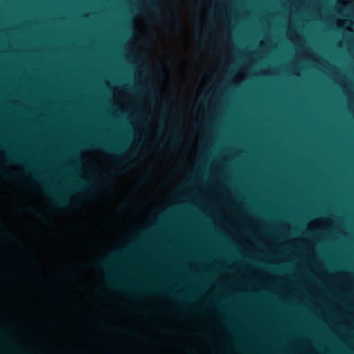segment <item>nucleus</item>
Instances as JSON below:
<instances>
[{
	"instance_id": "f257e3e1",
	"label": "nucleus",
	"mask_w": 354,
	"mask_h": 354,
	"mask_svg": "<svg viewBox=\"0 0 354 354\" xmlns=\"http://www.w3.org/2000/svg\"><path fill=\"white\" fill-rule=\"evenodd\" d=\"M86 146L89 147L102 148L106 152L117 157H118L122 151V149L118 146L111 145L99 140H94L91 142L87 143Z\"/></svg>"
},
{
	"instance_id": "f03ea898",
	"label": "nucleus",
	"mask_w": 354,
	"mask_h": 354,
	"mask_svg": "<svg viewBox=\"0 0 354 354\" xmlns=\"http://www.w3.org/2000/svg\"><path fill=\"white\" fill-rule=\"evenodd\" d=\"M53 203L56 207H63L68 204V200L64 196L60 197H52Z\"/></svg>"
},
{
	"instance_id": "7ed1b4c3",
	"label": "nucleus",
	"mask_w": 354,
	"mask_h": 354,
	"mask_svg": "<svg viewBox=\"0 0 354 354\" xmlns=\"http://www.w3.org/2000/svg\"><path fill=\"white\" fill-rule=\"evenodd\" d=\"M8 159L13 162H24V159L19 154L15 153H9Z\"/></svg>"
},
{
	"instance_id": "20e7f679",
	"label": "nucleus",
	"mask_w": 354,
	"mask_h": 354,
	"mask_svg": "<svg viewBox=\"0 0 354 354\" xmlns=\"http://www.w3.org/2000/svg\"><path fill=\"white\" fill-rule=\"evenodd\" d=\"M173 127L175 130V132L173 134L172 143L175 144L177 142V140H178L180 138V136H179L180 126L176 124H174Z\"/></svg>"
},
{
	"instance_id": "39448f33",
	"label": "nucleus",
	"mask_w": 354,
	"mask_h": 354,
	"mask_svg": "<svg viewBox=\"0 0 354 354\" xmlns=\"http://www.w3.org/2000/svg\"><path fill=\"white\" fill-rule=\"evenodd\" d=\"M5 234H6V238H7L9 241H17V237H16L15 236H14L13 234H12L11 233L8 232H5Z\"/></svg>"
},
{
	"instance_id": "423d86ee",
	"label": "nucleus",
	"mask_w": 354,
	"mask_h": 354,
	"mask_svg": "<svg viewBox=\"0 0 354 354\" xmlns=\"http://www.w3.org/2000/svg\"><path fill=\"white\" fill-rule=\"evenodd\" d=\"M151 8L153 9L156 12H162V10L156 5L151 3Z\"/></svg>"
},
{
	"instance_id": "0eeeda50",
	"label": "nucleus",
	"mask_w": 354,
	"mask_h": 354,
	"mask_svg": "<svg viewBox=\"0 0 354 354\" xmlns=\"http://www.w3.org/2000/svg\"><path fill=\"white\" fill-rule=\"evenodd\" d=\"M99 264L103 268H106L109 265V261L107 260H102L99 263Z\"/></svg>"
},
{
	"instance_id": "6e6552de",
	"label": "nucleus",
	"mask_w": 354,
	"mask_h": 354,
	"mask_svg": "<svg viewBox=\"0 0 354 354\" xmlns=\"http://www.w3.org/2000/svg\"><path fill=\"white\" fill-rule=\"evenodd\" d=\"M32 211H33V212H34L37 216H39V215H40V212H39L38 209H35V208H34V209H32Z\"/></svg>"
},
{
	"instance_id": "1a4fd4ad",
	"label": "nucleus",
	"mask_w": 354,
	"mask_h": 354,
	"mask_svg": "<svg viewBox=\"0 0 354 354\" xmlns=\"http://www.w3.org/2000/svg\"><path fill=\"white\" fill-rule=\"evenodd\" d=\"M0 335L2 336H6L7 333L1 328H0Z\"/></svg>"
},
{
	"instance_id": "9d476101",
	"label": "nucleus",
	"mask_w": 354,
	"mask_h": 354,
	"mask_svg": "<svg viewBox=\"0 0 354 354\" xmlns=\"http://www.w3.org/2000/svg\"><path fill=\"white\" fill-rule=\"evenodd\" d=\"M110 284H111V286H113L120 287V286H118V285H115V284H114L113 283H112L111 281H110Z\"/></svg>"
},
{
	"instance_id": "9b49d317",
	"label": "nucleus",
	"mask_w": 354,
	"mask_h": 354,
	"mask_svg": "<svg viewBox=\"0 0 354 354\" xmlns=\"http://www.w3.org/2000/svg\"><path fill=\"white\" fill-rule=\"evenodd\" d=\"M78 187V188H80V189H82V184L78 185V187Z\"/></svg>"
}]
</instances>
